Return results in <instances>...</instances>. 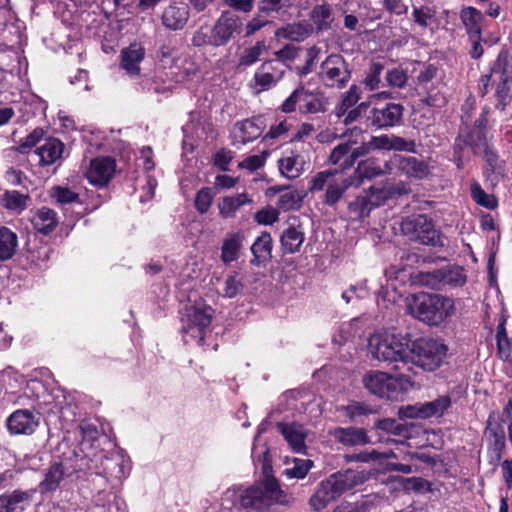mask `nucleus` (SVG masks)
Wrapping results in <instances>:
<instances>
[{
	"label": "nucleus",
	"instance_id": "nucleus-19",
	"mask_svg": "<svg viewBox=\"0 0 512 512\" xmlns=\"http://www.w3.org/2000/svg\"><path fill=\"white\" fill-rule=\"evenodd\" d=\"M114 172L115 161L112 158H96L91 161L86 177L93 185L105 186L113 177Z\"/></svg>",
	"mask_w": 512,
	"mask_h": 512
},
{
	"label": "nucleus",
	"instance_id": "nucleus-39",
	"mask_svg": "<svg viewBox=\"0 0 512 512\" xmlns=\"http://www.w3.org/2000/svg\"><path fill=\"white\" fill-rule=\"evenodd\" d=\"M355 181H359V186L364 178L372 179L383 176L380 168V161L377 158H368L359 162L354 174L351 175Z\"/></svg>",
	"mask_w": 512,
	"mask_h": 512
},
{
	"label": "nucleus",
	"instance_id": "nucleus-52",
	"mask_svg": "<svg viewBox=\"0 0 512 512\" xmlns=\"http://www.w3.org/2000/svg\"><path fill=\"white\" fill-rule=\"evenodd\" d=\"M51 197L59 204H72L80 202L79 194L67 187L55 186L51 189Z\"/></svg>",
	"mask_w": 512,
	"mask_h": 512
},
{
	"label": "nucleus",
	"instance_id": "nucleus-44",
	"mask_svg": "<svg viewBox=\"0 0 512 512\" xmlns=\"http://www.w3.org/2000/svg\"><path fill=\"white\" fill-rule=\"evenodd\" d=\"M486 432L493 439L495 449L501 451L505 447V433L503 427L496 421L494 413L488 417Z\"/></svg>",
	"mask_w": 512,
	"mask_h": 512
},
{
	"label": "nucleus",
	"instance_id": "nucleus-38",
	"mask_svg": "<svg viewBox=\"0 0 512 512\" xmlns=\"http://www.w3.org/2000/svg\"><path fill=\"white\" fill-rule=\"evenodd\" d=\"M400 171L409 177L422 179L429 173L427 164L423 160L415 157H405L400 155Z\"/></svg>",
	"mask_w": 512,
	"mask_h": 512
},
{
	"label": "nucleus",
	"instance_id": "nucleus-5",
	"mask_svg": "<svg viewBox=\"0 0 512 512\" xmlns=\"http://www.w3.org/2000/svg\"><path fill=\"white\" fill-rule=\"evenodd\" d=\"M410 351L409 364L432 372L443 365L448 348L440 340L420 338L411 343Z\"/></svg>",
	"mask_w": 512,
	"mask_h": 512
},
{
	"label": "nucleus",
	"instance_id": "nucleus-11",
	"mask_svg": "<svg viewBox=\"0 0 512 512\" xmlns=\"http://www.w3.org/2000/svg\"><path fill=\"white\" fill-rule=\"evenodd\" d=\"M243 31L242 19L230 12L224 11L212 28L213 46L219 47L228 44Z\"/></svg>",
	"mask_w": 512,
	"mask_h": 512
},
{
	"label": "nucleus",
	"instance_id": "nucleus-51",
	"mask_svg": "<svg viewBox=\"0 0 512 512\" xmlns=\"http://www.w3.org/2000/svg\"><path fill=\"white\" fill-rule=\"evenodd\" d=\"M417 279L421 285L427 286L431 289H439L443 286L442 269L420 271L417 274Z\"/></svg>",
	"mask_w": 512,
	"mask_h": 512
},
{
	"label": "nucleus",
	"instance_id": "nucleus-10",
	"mask_svg": "<svg viewBox=\"0 0 512 512\" xmlns=\"http://www.w3.org/2000/svg\"><path fill=\"white\" fill-rule=\"evenodd\" d=\"M404 107L398 103L370 105L366 114V126L375 130L387 129L400 124Z\"/></svg>",
	"mask_w": 512,
	"mask_h": 512
},
{
	"label": "nucleus",
	"instance_id": "nucleus-7",
	"mask_svg": "<svg viewBox=\"0 0 512 512\" xmlns=\"http://www.w3.org/2000/svg\"><path fill=\"white\" fill-rule=\"evenodd\" d=\"M213 315V308L202 302L186 307L182 331L197 338L199 344H203L206 329L211 324Z\"/></svg>",
	"mask_w": 512,
	"mask_h": 512
},
{
	"label": "nucleus",
	"instance_id": "nucleus-29",
	"mask_svg": "<svg viewBox=\"0 0 512 512\" xmlns=\"http://www.w3.org/2000/svg\"><path fill=\"white\" fill-rule=\"evenodd\" d=\"M145 50L137 44L130 45L121 53L122 68L130 75H137L140 71V63L144 59Z\"/></svg>",
	"mask_w": 512,
	"mask_h": 512
},
{
	"label": "nucleus",
	"instance_id": "nucleus-2",
	"mask_svg": "<svg viewBox=\"0 0 512 512\" xmlns=\"http://www.w3.org/2000/svg\"><path fill=\"white\" fill-rule=\"evenodd\" d=\"M367 479V474L359 470L347 469L334 473L319 483L310 499V504L314 510L320 511L344 493L363 484Z\"/></svg>",
	"mask_w": 512,
	"mask_h": 512
},
{
	"label": "nucleus",
	"instance_id": "nucleus-40",
	"mask_svg": "<svg viewBox=\"0 0 512 512\" xmlns=\"http://www.w3.org/2000/svg\"><path fill=\"white\" fill-rule=\"evenodd\" d=\"M17 247V234L5 226H0V260L5 261L12 258Z\"/></svg>",
	"mask_w": 512,
	"mask_h": 512
},
{
	"label": "nucleus",
	"instance_id": "nucleus-26",
	"mask_svg": "<svg viewBox=\"0 0 512 512\" xmlns=\"http://www.w3.org/2000/svg\"><path fill=\"white\" fill-rule=\"evenodd\" d=\"M330 435L339 443L344 446L353 447L358 445H365L369 443V438L363 428L338 427L330 431Z\"/></svg>",
	"mask_w": 512,
	"mask_h": 512
},
{
	"label": "nucleus",
	"instance_id": "nucleus-9",
	"mask_svg": "<svg viewBox=\"0 0 512 512\" xmlns=\"http://www.w3.org/2000/svg\"><path fill=\"white\" fill-rule=\"evenodd\" d=\"M401 231L410 240L424 245L436 246L439 242L438 232L425 215L407 217L401 221Z\"/></svg>",
	"mask_w": 512,
	"mask_h": 512
},
{
	"label": "nucleus",
	"instance_id": "nucleus-34",
	"mask_svg": "<svg viewBox=\"0 0 512 512\" xmlns=\"http://www.w3.org/2000/svg\"><path fill=\"white\" fill-rule=\"evenodd\" d=\"M31 200L29 194H23L16 190H7L0 196V204L7 210L20 214L28 207Z\"/></svg>",
	"mask_w": 512,
	"mask_h": 512
},
{
	"label": "nucleus",
	"instance_id": "nucleus-31",
	"mask_svg": "<svg viewBox=\"0 0 512 512\" xmlns=\"http://www.w3.org/2000/svg\"><path fill=\"white\" fill-rule=\"evenodd\" d=\"M460 18L469 37H478L482 32L484 14L474 7H465L461 10Z\"/></svg>",
	"mask_w": 512,
	"mask_h": 512
},
{
	"label": "nucleus",
	"instance_id": "nucleus-35",
	"mask_svg": "<svg viewBox=\"0 0 512 512\" xmlns=\"http://www.w3.org/2000/svg\"><path fill=\"white\" fill-rule=\"evenodd\" d=\"M57 214L50 208H40L32 218L34 228L43 234H48L57 226Z\"/></svg>",
	"mask_w": 512,
	"mask_h": 512
},
{
	"label": "nucleus",
	"instance_id": "nucleus-46",
	"mask_svg": "<svg viewBox=\"0 0 512 512\" xmlns=\"http://www.w3.org/2000/svg\"><path fill=\"white\" fill-rule=\"evenodd\" d=\"M384 70V65L380 62H372L369 66L366 76L364 79V85L367 89L370 91H374L379 89L380 87H383L384 84H382L381 81V74Z\"/></svg>",
	"mask_w": 512,
	"mask_h": 512
},
{
	"label": "nucleus",
	"instance_id": "nucleus-58",
	"mask_svg": "<svg viewBox=\"0 0 512 512\" xmlns=\"http://www.w3.org/2000/svg\"><path fill=\"white\" fill-rule=\"evenodd\" d=\"M44 137V130L42 128H35L30 134H28L24 140L17 147V151L21 154H25L31 148L37 146Z\"/></svg>",
	"mask_w": 512,
	"mask_h": 512
},
{
	"label": "nucleus",
	"instance_id": "nucleus-59",
	"mask_svg": "<svg viewBox=\"0 0 512 512\" xmlns=\"http://www.w3.org/2000/svg\"><path fill=\"white\" fill-rule=\"evenodd\" d=\"M270 21L264 19L260 13L252 17L245 26L243 25L244 37L248 38L260 31L265 26L269 25Z\"/></svg>",
	"mask_w": 512,
	"mask_h": 512
},
{
	"label": "nucleus",
	"instance_id": "nucleus-54",
	"mask_svg": "<svg viewBox=\"0 0 512 512\" xmlns=\"http://www.w3.org/2000/svg\"><path fill=\"white\" fill-rule=\"evenodd\" d=\"M395 192V190L390 188L375 186H372L369 191H365L373 208L380 206L386 200L390 199L395 194Z\"/></svg>",
	"mask_w": 512,
	"mask_h": 512
},
{
	"label": "nucleus",
	"instance_id": "nucleus-18",
	"mask_svg": "<svg viewBox=\"0 0 512 512\" xmlns=\"http://www.w3.org/2000/svg\"><path fill=\"white\" fill-rule=\"evenodd\" d=\"M189 19V7L181 1H173L163 9L161 21L165 28L177 31L185 27Z\"/></svg>",
	"mask_w": 512,
	"mask_h": 512
},
{
	"label": "nucleus",
	"instance_id": "nucleus-36",
	"mask_svg": "<svg viewBox=\"0 0 512 512\" xmlns=\"http://www.w3.org/2000/svg\"><path fill=\"white\" fill-rule=\"evenodd\" d=\"M310 19L317 31L329 30L334 21L332 7L327 3L314 6L310 12Z\"/></svg>",
	"mask_w": 512,
	"mask_h": 512
},
{
	"label": "nucleus",
	"instance_id": "nucleus-27",
	"mask_svg": "<svg viewBox=\"0 0 512 512\" xmlns=\"http://www.w3.org/2000/svg\"><path fill=\"white\" fill-rule=\"evenodd\" d=\"M262 134L260 120L246 119L236 125L234 132V144H246L251 142Z\"/></svg>",
	"mask_w": 512,
	"mask_h": 512
},
{
	"label": "nucleus",
	"instance_id": "nucleus-3",
	"mask_svg": "<svg viewBox=\"0 0 512 512\" xmlns=\"http://www.w3.org/2000/svg\"><path fill=\"white\" fill-rule=\"evenodd\" d=\"M408 312L418 320L439 326L451 318L455 312V301L441 294L419 293L407 305Z\"/></svg>",
	"mask_w": 512,
	"mask_h": 512
},
{
	"label": "nucleus",
	"instance_id": "nucleus-24",
	"mask_svg": "<svg viewBox=\"0 0 512 512\" xmlns=\"http://www.w3.org/2000/svg\"><path fill=\"white\" fill-rule=\"evenodd\" d=\"M33 490H14L0 496V512H22L31 502Z\"/></svg>",
	"mask_w": 512,
	"mask_h": 512
},
{
	"label": "nucleus",
	"instance_id": "nucleus-33",
	"mask_svg": "<svg viewBox=\"0 0 512 512\" xmlns=\"http://www.w3.org/2000/svg\"><path fill=\"white\" fill-rule=\"evenodd\" d=\"M296 0H260L257 5L258 13L265 16L276 15L284 18L288 10L295 5Z\"/></svg>",
	"mask_w": 512,
	"mask_h": 512
},
{
	"label": "nucleus",
	"instance_id": "nucleus-62",
	"mask_svg": "<svg viewBox=\"0 0 512 512\" xmlns=\"http://www.w3.org/2000/svg\"><path fill=\"white\" fill-rule=\"evenodd\" d=\"M390 150L416 152V143L414 140H408L400 136L391 135Z\"/></svg>",
	"mask_w": 512,
	"mask_h": 512
},
{
	"label": "nucleus",
	"instance_id": "nucleus-12",
	"mask_svg": "<svg viewBox=\"0 0 512 512\" xmlns=\"http://www.w3.org/2000/svg\"><path fill=\"white\" fill-rule=\"evenodd\" d=\"M362 382L370 393L380 398L393 399L397 395L398 379L385 372L369 371Z\"/></svg>",
	"mask_w": 512,
	"mask_h": 512
},
{
	"label": "nucleus",
	"instance_id": "nucleus-16",
	"mask_svg": "<svg viewBox=\"0 0 512 512\" xmlns=\"http://www.w3.org/2000/svg\"><path fill=\"white\" fill-rule=\"evenodd\" d=\"M276 428L294 452L301 454L306 452V438L309 430L304 425L298 422H278Z\"/></svg>",
	"mask_w": 512,
	"mask_h": 512
},
{
	"label": "nucleus",
	"instance_id": "nucleus-23",
	"mask_svg": "<svg viewBox=\"0 0 512 512\" xmlns=\"http://www.w3.org/2000/svg\"><path fill=\"white\" fill-rule=\"evenodd\" d=\"M451 405V399L449 396L444 395L439 398L420 404L419 406H412L407 408V416L429 418L432 416H441L445 410Z\"/></svg>",
	"mask_w": 512,
	"mask_h": 512
},
{
	"label": "nucleus",
	"instance_id": "nucleus-22",
	"mask_svg": "<svg viewBox=\"0 0 512 512\" xmlns=\"http://www.w3.org/2000/svg\"><path fill=\"white\" fill-rule=\"evenodd\" d=\"M359 187V181H355L352 176L346 177L342 171H337L334 178L330 180L328 189L325 192L323 202L333 207L350 187Z\"/></svg>",
	"mask_w": 512,
	"mask_h": 512
},
{
	"label": "nucleus",
	"instance_id": "nucleus-61",
	"mask_svg": "<svg viewBox=\"0 0 512 512\" xmlns=\"http://www.w3.org/2000/svg\"><path fill=\"white\" fill-rule=\"evenodd\" d=\"M371 151L372 148H370L369 141L362 143L353 150H350L349 156L342 163L343 169L350 168L358 158L369 154Z\"/></svg>",
	"mask_w": 512,
	"mask_h": 512
},
{
	"label": "nucleus",
	"instance_id": "nucleus-57",
	"mask_svg": "<svg viewBox=\"0 0 512 512\" xmlns=\"http://www.w3.org/2000/svg\"><path fill=\"white\" fill-rule=\"evenodd\" d=\"M387 86L391 88H403L408 80L407 73L401 68L387 70L385 74Z\"/></svg>",
	"mask_w": 512,
	"mask_h": 512
},
{
	"label": "nucleus",
	"instance_id": "nucleus-4",
	"mask_svg": "<svg viewBox=\"0 0 512 512\" xmlns=\"http://www.w3.org/2000/svg\"><path fill=\"white\" fill-rule=\"evenodd\" d=\"M410 348L409 339L394 331L376 332L368 340V351L372 358L388 364L408 365Z\"/></svg>",
	"mask_w": 512,
	"mask_h": 512
},
{
	"label": "nucleus",
	"instance_id": "nucleus-63",
	"mask_svg": "<svg viewBox=\"0 0 512 512\" xmlns=\"http://www.w3.org/2000/svg\"><path fill=\"white\" fill-rule=\"evenodd\" d=\"M344 410L346 412V415L351 419H354V418H357V417H360L363 415H368L373 412V409L370 406L366 405L363 402H357V401H354V402L350 403L349 405H347L346 407H344Z\"/></svg>",
	"mask_w": 512,
	"mask_h": 512
},
{
	"label": "nucleus",
	"instance_id": "nucleus-15",
	"mask_svg": "<svg viewBox=\"0 0 512 512\" xmlns=\"http://www.w3.org/2000/svg\"><path fill=\"white\" fill-rule=\"evenodd\" d=\"M285 69L278 61H266L255 72L253 80L258 92L266 91L276 86L283 78Z\"/></svg>",
	"mask_w": 512,
	"mask_h": 512
},
{
	"label": "nucleus",
	"instance_id": "nucleus-25",
	"mask_svg": "<svg viewBox=\"0 0 512 512\" xmlns=\"http://www.w3.org/2000/svg\"><path fill=\"white\" fill-rule=\"evenodd\" d=\"M327 99L320 91H309L301 87L299 111L303 114H316L325 112Z\"/></svg>",
	"mask_w": 512,
	"mask_h": 512
},
{
	"label": "nucleus",
	"instance_id": "nucleus-30",
	"mask_svg": "<svg viewBox=\"0 0 512 512\" xmlns=\"http://www.w3.org/2000/svg\"><path fill=\"white\" fill-rule=\"evenodd\" d=\"M252 200L246 193H240L233 196H225L218 200L217 206L219 214L222 218H232L236 212L246 204H250Z\"/></svg>",
	"mask_w": 512,
	"mask_h": 512
},
{
	"label": "nucleus",
	"instance_id": "nucleus-56",
	"mask_svg": "<svg viewBox=\"0 0 512 512\" xmlns=\"http://www.w3.org/2000/svg\"><path fill=\"white\" fill-rule=\"evenodd\" d=\"M215 194L212 192L211 188L204 187L200 189L195 197L194 205L196 210L200 214H204L208 212L210 209Z\"/></svg>",
	"mask_w": 512,
	"mask_h": 512
},
{
	"label": "nucleus",
	"instance_id": "nucleus-1",
	"mask_svg": "<svg viewBox=\"0 0 512 512\" xmlns=\"http://www.w3.org/2000/svg\"><path fill=\"white\" fill-rule=\"evenodd\" d=\"M236 499L239 500L241 507L258 511L267 510L275 504L288 503L286 494L280 489L277 480L272 477L250 486L239 496L234 492H227L222 498L221 512H234L229 505Z\"/></svg>",
	"mask_w": 512,
	"mask_h": 512
},
{
	"label": "nucleus",
	"instance_id": "nucleus-64",
	"mask_svg": "<svg viewBox=\"0 0 512 512\" xmlns=\"http://www.w3.org/2000/svg\"><path fill=\"white\" fill-rule=\"evenodd\" d=\"M351 150L350 143H340L337 145L331 152L329 160L332 164L337 165L341 164L345 161V159L349 156Z\"/></svg>",
	"mask_w": 512,
	"mask_h": 512
},
{
	"label": "nucleus",
	"instance_id": "nucleus-20",
	"mask_svg": "<svg viewBox=\"0 0 512 512\" xmlns=\"http://www.w3.org/2000/svg\"><path fill=\"white\" fill-rule=\"evenodd\" d=\"M64 149L65 145L61 140L53 137L44 139V142L35 150V154L39 157V166L47 167L60 162Z\"/></svg>",
	"mask_w": 512,
	"mask_h": 512
},
{
	"label": "nucleus",
	"instance_id": "nucleus-42",
	"mask_svg": "<svg viewBox=\"0 0 512 512\" xmlns=\"http://www.w3.org/2000/svg\"><path fill=\"white\" fill-rule=\"evenodd\" d=\"M272 251V238L269 233H262L252 244L251 252L255 258L252 262L270 259Z\"/></svg>",
	"mask_w": 512,
	"mask_h": 512
},
{
	"label": "nucleus",
	"instance_id": "nucleus-55",
	"mask_svg": "<svg viewBox=\"0 0 512 512\" xmlns=\"http://www.w3.org/2000/svg\"><path fill=\"white\" fill-rule=\"evenodd\" d=\"M471 195L477 204L485 208L494 209L497 206V200L488 195L476 182L471 184Z\"/></svg>",
	"mask_w": 512,
	"mask_h": 512
},
{
	"label": "nucleus",
	"instance_id": "nucleus-47",
	"mask_svg": "<svg viewBox=\"0 0 512 512\" xmlns=\"http://www.w3.org/2000/svg\"><path fill=\"white\" fill-rule=\"evenodd\" d=\"M497 349L498 354L501 359H507L510 356V352L512 349L511 340L508 338L506 328H505V319H502L497 326Z\"/></svg>",
	"mask_w": 512,
	"mask_h": 512
},
{
	"label": "nucleus",
	"instance_id": "nucleus-21",
	"mask_svg": "<svg viewBox=\"0 0 512 512\" xmlns=\"http://www.w3.org/2000/svg\"><path fill=\"white\" fill-rule=\"evenodd\" d=\"M305 240V233L298 219L293 218L292 222L283 230L280 236L281 249L284 254H294L300 250Z\"/></svg>",
	"mask_w": 512,
	"mask_h": 512
},
{
	"label": "nucleus",
	"instance_id": "nucleus-37",
	"mask_svg": "<svg viewBox=\"0 0 512 512\" xmlns=\"http://www.w3.org/2000/svg\"><path fill=\"white\" fill-rule=\"evenodd\" d=\"M242 241L243 235L241 233L229 234L224 239L221 247V260L224 263H231L238 259Z\"/></svg>",
	"mask_w": 512,
	"mask_h": 512
},
{
	"label": "nucleus",
	"instance_id": "nucleus-49",
	"mask_svg": "<svg viewBox=\"0 0 512 512\" xmlns=\"http://www.w3.org/2000/svg\"><path fill=\"white\" fill-rule=\"evenodd\" d=\"M337 171V169H329L318 172L309 182V191L317 192L324 189L327 190L330 184V180L334 178Z\"/></svg>",
	"mask_w": 512,
	"mask_h": 512
},
{
	"label": "nucleus",
	"instance_id": "nucleus-53",
	"mask_svg": "<svg viewBox=\"0 0 512 512\" xmlns=\"http://www.w3.org/2000/svg\"><path fill=\"white\" fill-rule=\"evenodd\" d=\"M312 466L313 462L309 459L295 458L293 466L286 468L284 473L289 478L302 479L307 475Z\"/></svg>",
	"mask_w": 512,
	"mask_h": 512
},
{
	"label": "nucleus",
	"instance_id": "nucleus-28",
	"mask_svg": "<svg viewBox=\"0 0 512 512\" xmlns=\"http://www.w3.org/2000/svg\"><path fill=\"white\" fill-rule=\"evenodd\" d=\"M311 31L312 28L310 24L305 22H295L276 29L274 35L277 39L301 42L310 35Z\"/></svg>",
	"mask_w": 512,
	"mask_h": 512
},
{
	"label": "nucleus",
	"instance_id": "nucleus-6",
	"mask_svg": "<svg viewBox=\"0 0 512 512\" xmlns=\"http://www.w3.org/2000/svg\"><path fill=\"white\" fill-rule=\"evenodd\" d=\"M78 461L75 451H70L53 461L45 472L44 479L40 482L41 492H53L66 485L81 469Z\"/></svg>",
	"mask_w": 512,
	"mask_h": 512
},
{
	"label": "nucleus",
	"instance_id": "nucleus-14",
	"mask_svg": "<svg viewBox=\"0 0 512 512\" xmlns=\"http://www.w3.org/2000/svg\"><path fill=\"white\" fill-rule=\"evenodd\" d=\"M483 131L479 128L469 131L465 136H459L454 144V154L459 168L462 167L465 158V149L469 148L473 154H481L488 146Z\"/></svg>",
	"mask_w": 512,
	"mask_h": 512
},
{
	"label": "nucleus",
	"instance_id": "nucleus-41",
	"mask_svg": "<svg viewBox=\"0 0 512 512\" xmlns=\"http://www.w3.org/2000/svg\"><path fill=\"white\" fill-rule=\"evenodd\" d=\"M243 290V276L241 273L234 271L225 277L220 294L224 298L231 299L237 297L238 295H241L243 293Z\"/></svg>",
	"mask_w": 512,
	"mask_h": 512
},
{
	"label": "nucleus",
	"instance_id": "nucleus-8",
	"mask_svg": "<svg viewBox=\"0 0 512 512\" xmlns=\"http://www.w3.org/2000/svg\"><path fill=\"white\" fill-rule=\"evenodd\" d=\"M319 78L329 88H344L351 78L348 63L340 54L329 55L320 66Z\"/></svg>",
	"mask_w": 512,
	"mask_h": 512
},
{
	"label": "nucleus",
	"instance_id": "nucleus-32",
	"mask_svg": "<svg viewBox=\"0 0 512 512\" xmlns=\"http://www.w3.org/2000/svg\"><path fill=\"white\" fill-rule=\"evenodd\" d=\"M305 160L302 155L291 153L278 161L280 173L288 179L298 178L304 171Z\"/></svg>",
	"mask_w": 512,
	"mask_h": 512
},
{
	"label": "nucleus",
	"instance_id": "nucleus-17",
	"mask_svg": "<svg viewBox=\"0 0 512 512\" xmlns=\"http://www.w3.org/2000/svg\"><path fill=\"white\" fill-rule=\"evenodd\" d=\"M38 425L39 418L27 409L16 410L7 419L8 430L13 435H30Z\"/></svg>",
	"mask_w": 512,
	"mask_h": 512
},
{
	"label": "nucleus",
	"instance_id": "nucleus-13",
	"mask_svg": "<svg viewBox=\"0 0 512 512\" xmlns=\"http://www.w3.org/2000/svg\"><path fill=\"white\" fill-rule=\"evenodd\" d=\"M97 475H104L109 481L122 482L130 471V461L121 452H112L109 456H101Z\"/></svg>",
	"mask_w": 512,
	"mask_h": 512
},
{
	"label": "nucleus",
	"instance_id": "nucleus-45",
	"mask_svg": "<svg viewBox=\"0 0 512 512\" xmlns=\"http://www.w3.org/2000/svg\"><path fill=\"white\" fill-rule=\"evenodd\" d=\"M303 197L298 190H286L279 196L277 205L284 211L297 210L301 207Z\"/></svg>",
	"mask_w": 512,
	"mask_h": 512
},
{
	"label": "nucleus",
	"instance_id": "nucleus-48",
	"mask_svg": "<svg viewBox=\"0 0 512 512\" xmlns=\"http://www.w3.org/2000/svg\"><path fill=\"white\" fill-rule=\"evenodd\" d=\"M348 209L350 213L354 214L357 218H363L369 215L373 207L369 197L364 192L348 204Z\"/></svg>",
	"mask_w": 512,
	"mask_h": 512
},
{
	"label": "nucleus",
	"instance_id": "nucleus-50",
	"mask_svg": "<svg viewBox=\"0 0 512 512\" xmlns=\"http://www.w3.org/2000/svg\"><path fill=\"white\" fill-rule=\"evenodd\" d=\"M443 285L462 286L465 281L464 271L458 266H447L442 268Z\"/></svg>",
	"mask_w": 512,
	"mask_h": 512
},
{
	"label": "nucleus",
	"instance_id": "nucleus-43",
	"mask_svg": "<svg viewBox=\"0 0 512 512\" xmlns=\"http://www.w3.org/2000/svg\"><path fill=\"white\" fill-rule=\"evenodd\" d=\"M264 51H266L265 41H257L253 46L243 50L238 59V66L249 67L255 64L260 59V56Z\"/></svg>",
	"mask_w": 512,
	"mask_h": 512
},
{
	"label": "nucleus",
	"instance_id": "nucleus-60",
	"mask_svg": "<svg viewBox=\"0 0 512 512\" xmlns=\"http://www.w3.org/2000/svg\"><path fill=\"white\" fill-rule=\"evenodd\" d=\"M111 493L99 494L95 499V505L92 508V512H119V508L116 504L111 503Z\"/></svg>",
	"mask_w": 512,
	"mask_h": 512
}]
</instances>
